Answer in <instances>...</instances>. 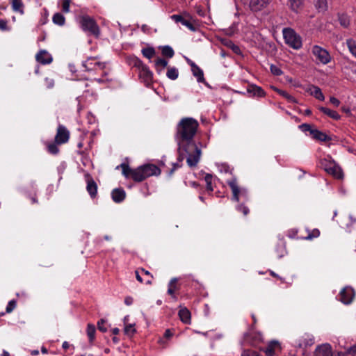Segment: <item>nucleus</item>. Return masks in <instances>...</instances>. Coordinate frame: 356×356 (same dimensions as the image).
I'll list each match as a JSON object with an SVG mask.
<instances>
[{
    "mask_svg": "<svg viewBox=\"0 0 356 356\" xmlns=\"http://www.w3.org/2000/svg\"><path fill=\"white\" fill-rule=\"evenodd\" d=\"M198 127V122L193 118H184L179 121L175 134L179 156L201 155L202 145L194 140Z\"/></svg>",
    "mask_w": 356,
    "mask_h": 356,
    "instance_id": "1",
    "label": "nucleus"
},
{
    "mask_svg": "<svg viewBox=\"0 0 356 356\" xmlns=\"http://www.w3.org/2000/svg\"><path fill=\"white\" fill-rule=\"evenodd\" d=\"M120 167L122 175L126 179L136 183L143 182L151 177H158L161 174V169L157 165L151 163H146L136 168H131L129 164L123 163Z\"/></svg>",
    "mask_w": 356,
    "mask_h": 356,
    "instance_id": "2",
    "label": "nucleus"
},
{
    "mask_svg": "<svg viewBox=\"0 0 356 356\" xmlns=\"http://www.w3.org/2000/svg\"><path fill=\"white\" fill-rule=\"evenodd\" d=\"M227 184L232 190V200L236 202L242 201V202L236 207V210L239 212H242L244 216H247L250 212L248 207L245 205V203L250 200V195L248 190L243 188H240L236 178H232L231 179L227 180Z\"/></svg>",
    "mask_w": 356,
    "mask_h": 356,
    "instance_id": "3",
    "label": "nucleus"
},
{
    "mask_svg": "<svg viewBox=\"0 0 356 356\" xmlns=\"http://www.w3.org/2000/svg\"><path fill=\"white\" fill-rule=\"evenodd\" d=\"M70 136V132L67 128L63 124H58L54 141L44 143L48 153L51 154H58L59 152L58 145L67 143Z\"/></svg>",
    "mask_w": 356,
    "mask_h": 356,
    "instance_id": "4",
    "label": "nucleus"
},
{
    "mask_svg": "<svg viewBox=\"0 0 356 356\" xmlns=\"http://www.w3.org/2000/svg\"><path fill=\"white\" fill-rule=\"evenodd\" d=\"M134 67L138 71V76L146 86H149L152 83L153 73L149 67L138 58H134L132 60Z\"/></svg>",
    "mask_w": 356,
    "mask_h": 356,
    "instance_id": "5",
    "label": "nucleus"
},
{
    "mask_svg": "<svg viewBox=\"0 0 356 356\" xmlns=\"http://www.w3.org/2000/svg\"><path fill=\"white\" fill-rule=\"evenodd\" d=\"M331 159L332 157H325L323 159H321L320 162L321 168L334 178L338 179H342L343 174L341 168Z\"/></svg>",
    "mask_w": 356,
    "mask_h": 356,
    "instance_id": "6",
    "label": "nucleus"
},
{
    "mask_svg": "<svg viewBox=\"0 0 356 356\" xmlns=\"http://www.w3.org/2000/svg\"><path fill=\"white\" fill-rule=\"evenodd\" d=\"M286 44L294 49H299L302 47L301 37L291 28H284L282 31Z\"/></svg>",
    "mask_w": 356,
    "mask_h": 356,
    "instance_id": "7",
    "label": "nucleus"
},
{
    "mask_svg": "<svg viewBox=\"0 0 356 356\" xmlns=\"http://www.w3.org/2000/svg\"><path fill=\"white\" fill-rule=\"evenodd\" d=\"M80 24L84 31H88L95 37L99 35V28L96 22L89 16H83L80 19Z\"/></svg>",
    "mask_w": 356,
    "mask_h": 356,
    "instance_id": "8",
    "label": "nucleus"
},
{
    "mask_svg": "<svg viewBox=\"0 0 356 356\" xmlns=\"http://www.w3.org/2000/svg\"><path fill=\"white\" fill-rule=\"evenodd\" d=\"M312 51L314 56L316 57V59L322 64L325 65L330 63L331 56L326 49L321 47L320 46L314 45L312 47Z\"/></svg>",
    "mask_w": 356,
    "mask_h": 356,
    "instance_id": "9",
    "label": "nucleus"
},
{
    "mask_svg": "<svg viewBox=\"0 0 356 356\" xmlns=\"http://www.w3.org/2000/svg\"><path fill=\"white\" fill-rule=\"evenodd\" d=\"M244 342L247 344L252 346H257L263 340L261 333L254 332L250 329L249 332L244 334L243 336Z\"/></svg>",
    "mask_w": 356,
    "mask_h": 356,
    "instance_id": "10",
    "label": "nucleus"
},
{
    "mask_svg": "<svg viewBox=\"0 0 356 356\" xmlns=\"http://www.w3.org/2000/svg\"><path fill=\"white\" fill-rule=\"evenodd\" d=\"M314 343V337L312 334L304 333L295 340L294 345L300 348H306Z\"/></svg>",
    "mask_w": 356,
    "mask_h": 356,
    "instance_id": "11",
    "label": "nucleus"
},
{
    "mask_svg": "<svg viewBox=\"0 0 356 356\" xmlns=\"http://www.w3.org/2000/svg\"><path fill=\"white\" fill-rule=\"evenodd\" d=\"M339 300L345 305L350 304L355 297V291L350 286L344 287L339 293Z\"/></svg>",
    "mask_w": 356,
    "mask_h": 356,
    "instance_id": "12",
    "label": "nucleus"
},
{
    "mask_svg": "<svg viewBox=\"0 0 356 356\" xmlns=\"http://www.w3.org/2000/svg\"><path fill=\"white\" fill-rule=\"evenodd\" d=\"M273 0H250V9L254 13L260 12L269 6Z\"/></svg>",
    "mask_w": 356,
    "mask_h": 356,
    "instance_id": "13",
    "label": "nucleus"
},
{
    "mask_svg": "<svg viewBox=\"0 0 356 356\" xmlns=\"http://www.w3.org/2000/svg\"><path fill=\"white\" fill-rule=\"evenodd\" d=\"M85 179L87 183L86 190L91 198H95L97 194V185L91 175L88 173L85 175Z\"/></svg>",
    "mask_w": 356,
    "mask_h": 356,
    "instance_id": "14",
    "label": "nucleus"
},
{
    "mask_svg": "<svg viewBox=\"0 0 356 356\" xmlns=\"http://www.w3.org/2000/svg\"><path fill=\"white\" fill-rule=\"evenodd\" d=\"M280 351V343L279 341L275 340L270 341L264 350L266 356H275Z\"/></svg>",
    "mask_w": 356,
    "mask_h": 356,
    "instance_id": "15",
    "label": "nucleus"
},
{
    "mask_svg": "<svg viewBox=\"0 0 356 356\" xmlns=\"http://www.w3.org/2000/svg\"><path fill=\"white\" fill-rule=\"evenodd\" d=\"M83 67H85L86 71L97 70L98 68L104 69L105 65L95 60L93 58H89L82 64Z\"/></svg>",
    "mask_w": 356,
    "mask_h": 356,
    "instance_id": "16",
    "label": "nucleus"
},
{
    "mask_svg": "<svg viewBox=\"0 0 356 356\" xmlns=\"http://www.w3.org/2000/svg\"><path fill=\"white\" fill-rule=\"evenodd\" d=\"M35 60L42 65H48L53 61V58L47 51L42 49L35 55Z\"/></svg>",
    "mask_w": 356,
    "mask_h": 356,
    "instance_id": "17",
    "label": "nucleus"
},
{
    "mask_svg": "<svg viewBox=\"0 0 356 356\" xmlns=\"http://www.w3.org/2000/svg\"><path fill=\"white\" fill-rule=\"evenodd\" d=\"M92 140H86L84 138L81 139L77 144L79 150L77 151L79 154H89L91 149V143Z\"/></svg>",
    "mask_w": 356,
    "mask_h": 356,
    "instance_id": "18",
    "label": "nucleus"
},
{
    "mask_svg": "<svg viewBox=\"0 0 356 356\" xmlns=\"http://www.w3.org/2000/svg\"><path fill=\"white\" fill-rule=\"evenodd\" d=\"M111 198L115 203H121L126 198V192L122 188H114L111 191Z\"/></svg>",
    "mask_w": 356,
    "mask_h": 356,
    "instance_id": "19",
    "label": "nucleus"
},
{
    "mask_svg": "<svg viewBox=\"0 0 356 356\" xmlns=\"http://www.w3.org/2000/svg\"><path fill=\"white\" fill-rule=\"evenodd\" d=\"M170 17L176 23H181L182 25L186 26L190 30H192V31L195 30V27H194L193 24L189 20L188 16H187V17H186L181 15H172Z\"/></svg>",
    "mask_w": 356,
    "mask_h": 356,
    "instance_id": "20",
    "label": "nucleus"
},
{
    "mask_svg": "<svg viewBox=\"0 0 356 356\" xmlns=\"http://www.w3.org/2000/svg\"><path fill=\"white\" fill-rule=\"evenodd\" d=\"M306 92L320 101H324L325 99V96L321 88L316 86L309 85L306 89Z\"/></svg>",
    "mask_w": 356,
    "mask_h": 356,
    "instance_id": "21",
    "label": "nucleus"
},
{
    "mask_svg": "<svg viewBox=\"0 0 356 356\" xmlns=\"http://www.w3.org/2000/svg\"><path fill=\"white\" fill-rule=\"evenodd\" d=\"M247 92L252 97H263L266 95V92L262 88L256 85L248 86Z\"/></svg>",
    "mask_w": 356,
    "mask_h": 356,
    "instance_id": "22",
    "label": "nucleus"
},
{
    "mask_svg": "<svg viewBox=\"0 0 356 356\" xmlns=\"http://www.w3.org/2000/svg\"><path fill=\"white\" fill-rule=\"evenodd\" d=\"M314 356H332V348L330 344L318 346L314 352Z\"/></svg>",
    "mask_w": 356,
    "mask_h": 356,
    "instance_id": "23",
    "label": "nucleus"
},
{
    "mask_svg": "<svg viewBox=\"0 0 356 356\" xmlns=\"http://www.w3.org/2000/svg\"><path fill=\"white\" fill-rule=\"evenodd\" d=\"M311 136L313 139L321 142H327L331 140V137L330 136L317 129H314L311 131Z\"/></svg>",
    "mask_w": 356,
    "mask_h": 356,
    "instance_id": "24",
    "label": "nucleus"
},
{
    "mask_svg": "<svg viewBox=\"0 0 356 356\" xmlns=\"http://www.w3.org/2000/svg\"><path fill=\"white\" fill-rule=\"evenodd\" d=\"M178 279L174 277L171 279L168 283V293L175 300H177V298L175 295V291L179 289V286L177 284Z\"/></svg>",
    "mask_w": 356,
    "mask_h": 356,
    "instance_id": "25",
    "label": "nucleus"
},
{
    "mask_svg": "<svg viewBox=\"0 0 356 356\" xmlns=\"http://www.w3.org/2000/svg\"><path fill=\"white\" fill-rule=\"evenodd\" d=\"M191 72L199 83H206L203 70L197 65H192Z\"/></svg>",
    "mask_w": 356,
    "mask_h": 356,
    "instance_id": "26",
    "label": "nucleus"
},
{
    "mask_svg": "<svg viewBox=\"0 0 356 356\" xmlns=\"http://www.w3.org/2000/svg\"><path fill=\"white\" fill-rule=\"evenodd\" d=\"M304 1L305 0H289L288 5L292 11L298 13L303 8Z\"/></svg>",
    "mask_w": 356,
    "mask_h": 356,
    "instance_id": "27",
    "label": "nucleus"
},
{
    "mask_svg": "<svg viewBox=\"0 0 356 356\" xmlns=\"http://www.w3.org/2000/svg\"><path fill=\"white\" fill-rule=\"evenodd\" d=\"M178 314L180 318V320L184 323H185V324L191 323V312L186 307L180 309Z\"/></svg>",
    "mask_w": 356,
    "mask_h": 356,
    "instance_id": "28",
    "label": "nucleus"
},
{
    "mask_svg": "<svg viewBox=\"0 0 356 356\" xmlns=\"http://www.w3.org/2000/svg\"><path fill=\"white\" fill-rule=\"evenodd\" d=\"M273 89L277 94H279L280 95H281L284 98H285L288 101V102H289V103H294V104H297L298 103L297 99L294 97H293L292 95H289L287 92H286L284 90H282L281 89H279V88H277L276 87H273Z\"/></svg>",
    "mask_w": 356,
    "mask_h": 356,
    "instance_id": "29",
    "label": "nucleus"
},
{
    "mask_svg": "<svg viewBox=\"0 0 356 356\" xmlns=\"http://www.w3.org/2000/svg\"><path fill=\"white\" fill-rule=\"evenodd\" d=\"M319 110L324 114L335 120H339L341 118V115L337 111L331 110L328 108L321 106L319 107Z\"/></svg>",
    "mask_w": 356,
    "mask_h": 356,
    "instance_id": "30",
    "label": "nucleus"
},
{
    "mask_svg": "<svg viewBox=\"0 0 356 356\" xmlns=\"http://www.w3.org/2000/svg\"><path fill=\"white\" fill-rule=\"evenodd\" d=\"M168 63V61L164 58H159L157 60H156L154 65L157 73H161V72L167 67Z\"/></svg>",
    "mask_w": 356,
    "mask_h": 356,
    "instance_id": "31",
    "label": "nucleus"
},
{
    "mask_svg": "<svg viewBox=\"0 0 356 356\" xmlns=\"http://www.w3.org/2000/svg\"><path fill=\"white\" fill-rule=\"evenodd\" d=\"M307 234L302 236L301 240H313L320 236V231L318 229H314L312 231L306 229Z\"/></svg>",
    "mask_w": 356,
    "mask_h": 356,
    "instance_id": "32",
    "label": "nucleus"
},
{
    "mask_svg": "<svg viewBox=\"0 0 356 356\" xmlns=\"http://www.w3.org/2000/svg\"><path fill=\"white\" fill-rule=\"evenodd\" d=\"M184 158V157H178L177 162L171 163L172 168L167 172L168 176L169 177L172 176L175 170L181 167V162Z\"/></svg>",
    "mask_w": 356,
    "mask_h": 356,
    "instance_id": "33",
    "label": "nucleus"
},
{
    "mask_svg": "<svg viewBox=\"0 0 356 356\" xmlns=\"http://www.w3.org/2000/svg\"><path fill=\"white\" fill-rule=\"evenodd\" d=\"M166 76L168 79L171 80L177 79L179 76L178 69L175 67H168Z\"/></svg>",
    "mask_w": 356,
    "mask_h": 356,
    "instance_id": "34",
    "label": "nucleus"
},
{
    "mask_svg": "<svg viewBox=\"0 0 356 356\" xmlns=\"http://www.w3.org/2000/svg\"><path fill=\"white\" fill-rule=\"evenodd\" d=\"M12 8L15 12L24 13V5L22 0H12Z\"/></svg>",
    "mask_w": 356,
    "mask_h": 356,
    "instance_id": "35",
    "label": "nucleus"
},
{
    "mask_svg": "<svg viewBox=\"0 0 356 356\" xmlns=\"http://www.w3.org/2000/svg\"><path fill=\"white\" fill-rule=\"evenodd\" d=\"M87 335L90 342H92L95 339L96 328L93 324L88 323L87 325Z\"/></svg>",
    "mask_w": 356,
    "mask_h": 356,
    "instance_id": "36",
    "label": "nucleus"
},
{
    "mask_svg": "<svg viewBox=\"0 0 356 356\" xmlns=\"http://www.w3.org/2000/svg\"><path fill=\"white\" fill-rule=\"evenodd\" d=\"M52 21L55 24L63 26L65 24V18L61 13H56L54 15Z\"/></svg>",
    "mask_w": 356,
    "mask_h": 356,
    "instance_id": "37",
    "label": "nucleus"
},
{
    "mask_svg": "<svg viewBox=\"0 0 356 356\" xmlns=\"http://www.w3.org/2000/svg\"><path fill=\"white\" fill-rule=\"evenodd\" d=\"M141 52L144 57H145L149 60L151 58H152L156 54V51H155L154 48L151 47L143 48L142 49Z\"/></svg>",
    "mask_w": 356,
    "mask_h": 356,
    "instance_id": "38",
    "label": "nucleus"
},
{
    "mask_svg": "<svg viewBox=\"0 0 356 356\" xmlns=\"http://www.w3.org/2000/svg\"><path fill=\"white\" fill-rule=\"evenodd\" d=\"M161 54L163 56L171 58L174 56L175 51L171 47L165 45L161 47Z\"/></svg>",
    "mask_w": 356,
    "mask_h": 356,
    "instance_id": "39",
    "label": "nucleus"
},
{
    "mask_svg": "<svg viewBox=\"0 0 356 356\" xmlns=\"http://www.w3.org/2000/svg\"><path fill=\"white\" fill-rule=\"evenodd\" d=\"M314 5L319 12H324L327 8V0H316Z\"/></svg>",
    "mask_w": 356,
    "mask_h": 356,
    "instance_id": "40",
    "label": "nucleus"
},
{
    "mask_svg": "<svg viewBox=\"0 0 356 356\" xmlns=\"http://www.w3.org/2000/svg\"><path fill=\"white\" fill-rule=\"evenodd\" d=\"M346 44L352 55L356 58V40L353 39L346 40Z\"/></svg>",
    "mask_w": 356,
    "mask_h": 356,
    "instance_id": "41",
    "label": "nucleus"
},
{
    "mask_svg": "<svg viewBox=\"0 0 356 356\" xmlns=\"http://www.w3.org/2000/svg\"><path fill=\"white\" fill-rule=\"evenodd\" d=\"M212 179L213 176L211 174L207 173L204 177V181L207 184L206 189L209 193H211L213 191L212 186Z\"/></svg>",
    "mask_w": 356,
    "mask_h": 356,
    "instance_id": "42",
    "label": "nucleus"
},
{
    "mask_svg": "<svg viewBox=\"0 0 356 356\" xmlns=\"http://www.w3.org/2000/svg\"><path fill=\"white\" fill-rule=\"evenodd\" d=\"M339 21L340 24L344 28H347L350 25V19L346 15H340L339 16Z\"/></svg>",
    "mask_w": 356,
    "mask_h": 356,
    "instance_id": "43",
    "label": "nucleus"
},
{
    "mask_svg": "<svg viewBox=\"0 0 356 356\" xmlns=\"http://www.w3.org/2000/svg\"><path fill=\"white\" fill-rule=\"evenodd\" d=\"M200 157H187V163L191 168L195 167L199 161Z\"/></svg>",
    "mask_w": 356,
    "mask_h": 356,
    "instance_id": "44",
    "label": "nucleus"
},
{
    "mask_svg": "<svg viewBox=\"0 0 356 356\" xmlns=\"http://www.w3.org/2000/svg\"><path fill=\"white\" fill-rule=\"evenodd\" d=\"M17 306V301L15 300H11L8 302L6 308V313H11Z\"/></svg>",
    "mask_w": 356,
    "mask_h": 356,
    "instance_id": "45",
    "label": "nucleus"
},
{
    "mask_svg": "<svg viewBox=\"0 0 356 356\" xmlns=\"http://www.w3.org/2000/svg\"><path fill=\"white\" fill-rule=\"evenodd\" d=\"M140 270L143 275H145V276L149 277V278L145 280V284H152L153 275L148 270H146L144 268H140Z\"/></svg>",
    "mask_w": 356,
    "mask_h": 356,
    "instance_id": "46",
    "label": "nucleus"
},
{
    "mask_svg": "<svg viewBox=\"0 0 356 356\" xmlns=\"http://www.w3.org/2000/svg\"><path fill=\"white\" fill-rule=\"evenodd\" d=\"M298 229H291L288 231L287 236L292 239H301L300 238L302 236H298Z\"/></svg>",
    "mask_w": 356,
    "mask_h": 356,
    "instance_id": "47",
    "label": "nucleus"
},
{
    "mask_svg": "<svg viewBox=\"0 0 356 356\" xmlns=\"http://www.w3.org/2000/svg\"><path fill=\"white\" fill-rule=\"evenodd\" d=\"M136 329L134 328V325L128 324L124 327V333L127 335H132L136 332Z\"/></svg>",
    "mask_w": 356,
    "mask_h": 356,
    "instance_id": "48",
    "label": "nucleus"
},
{
    "mask_svg": "<svg viewBox=\"0 0 356 356\" xmlns=\"http://www.w3.org/2000/svg\"><path fill=\"white\" fill-rule=\"evenodd\" d=\"M299 128L303 131V132H309V134L311 135V131H313L314 129V128H313V127L309 124H307V123H304V124H302L299 126Z\"/></svg>",
    "mask_w": 356,
    "mask_h": 356,
    "instance_id": "49",
    "label": "nucleus"
},
{
    "mask_svg": "<svg viewBox=\"0 0 356 356\" xmlns=\"http://www.w3.org/2000/svg\"><path fill=\"white\" fill-rule=\"evenodd\" d=\"M227 46L236 54H238V55H240L241 54V49L240 47L234 44L232 42H229L228 44H227Z\"/></svg>",
    "mask_w": 356,
    "mask_h": 356,
    "instance_id": "50",
    "label": "nucleus"
},
{
    "mask_svg": "<svg viewBox=\"0 0 356 356\" xmlns=\"http://www.w3.org/2000/svg\"><path fill=\"white\" fill-rule=\"evenodd\" d=\"M106 321L104 319H100L97 322V328L102 332H106L107 331V328L104 325Z\"/></svg>",
    "mask_w": 356,
    "mask_h": 356,
    "instance_id": "51",
    "label": "nucleus"
},
{
    "mask_svg": "<svg viewBox=\"0 0 356 356\" xmlns=\"http://www.w3.org/2000/svg\"><path fill=\"white\" fill-rule=\"evenodd\" d=\"M70 0H63L62 10L64 13L70 12Z\"/></svg>",
    "mask_w": 356,
    "mask_h": 356,
    "instance_id": "52",
    "label": "nucleus"
},
{
    "mask_svg": "<svg viewBox=\"0 0 356 356\" xmlns=\"http://www.w3.org/2000/svg\"><path fill=\"white\" fill-rule=\"evenodd\" d=\"M271 72L276 76H280L282 74V71L275 65H272L270 66Z\"/></svg>",
    "mask_w": 356,
    "mask_h": 356,
    "instance_id": "53",
    "label": "nucleus"
},
{
    "mask_svg": "<svg viewBox=\"0 0 356 356\" xmlns=\"http://www.w3.org/2000/svg\"><path fill=\"white\" fill-rule=\"evenodd\" d=\"M44 83L47 88H52L54 86V80L51 78L46 77L44 79Z\"/></svg>",
    "mask_w": 356,
    "mask_h": 356,
    "instance_id": "54",
    "label": "nucleus"
},
{
    "mask_svg": "<svg viewBox=\"0 0 356 356\" xmlns=\"http://www.w3.org/2000/svg\"><path fill=\"white\" fill-rule=\"evenodd\" d=\"M330 102L335 107H338L340 105V101L334 97H331L330 98Z\"/></svg>",
    "mask_w": 356,
    "mask_h": 356,
    "instance_id": "55",
    "label": "nucleus"
},
{
    "mask_svg": "<svg viewBox=\"0 0 356 356\" xmlns=\"http://www.w3.org/2000/svg\"><path fill=\"white\" fill-rule=\"evenodd\" d=\"M0 29L2 31L8 30L7 21L3 19L0 20Z\"/></svg>",
    "mask_w": 356,
    "mask_h": 356,
    "instance_id": "56",
    "label": "nucleus"
},
{
    "mask_svg": "<svg viewBox=\"0 0 356 356\" xmlns=\"http://www.w3.org/2000/svg\"><path fill=\"white\" fill-rule=\"evenodd\" d=\"M221 167H222L221 171L223 170L226 173L231 172V168H230V167H229V165L228 164L222 163L221 165Z\"/></svg>",
    "mask_w": 356,
    "mask_h": 356,
    "instance_id": "57",
    "label": "nucleus"
},
{
    "mask_svg": "<svg viewBox=\"0 0 356 356\" xmlns=\"http://www.w3.org/2000/svg\"><path fill=\"white\" fill-rule=\"evenodd\" d=\"M133 302H134V299L131 296H127L125 298H124V304L127 306H130L133 304Z\"/></svg>",
    "mask_w": 356,
    "mask_h": 356,
    "instance_id": "58",
    "label": "nucleus"
},
{
    "mask_svg": "<svg viewBox=\"0 0 356 356\" xmlns=\"http://www.w3.org/2000/svg\"><path fill=\"white\" fill-rule=\"evenodd\" d=\"M140 269L136 270L135 271V273H136V280H137L138 282H140V283H143L144 282H143V280L142 277H141V276H140Z\"/></svg>",
    "mask_w": 356,
    "mask_h": 356,
    "instance_id": "59",
    "label": "nucleus"
},
{
    "mask_svg": "<svg viewBox=\"0 0 356 356\" xmlns=\"http://www.w3.org/2000/svg\"><path fill=\"white\" fill-rule=\"evenodd\" d=\"M251 317L252 318V325H251V329L254 330L255 325L257 324V320L254 314H252Z\"/></svg>",
    "mask_w": 356,
    "mask_h": 356,
    "instance_id": "60",
    "label": "nucleus"
},
{
    "mask_svg": "<svg viewBox=\"0 0 356 356\" xmlns=\"http://www.w3.org/2000/svg\"><path fill=\"white\" fill-rule=\"evenodd\" d=\"M88 122L90 124H92L95 121V117L92 115H91V113H90L88 114Z\"/></svg>",
    "mask_w": 356,
    "mask_h": 356,
    "instance_id": "61",
    "label": "nucleus"
},
{
    "mask_svg": "<svg viewBox=\"0 0 356 356\" xmlns=\"http://www.w3.org/2000/svg\"><path fill=\"white\" fill-rule=\"evenodd\" d=\"M349 353L352 354L353 356H355L356 355V346H353L350 348Z\"/></svg>",
    "mask_w": 356,
    "mask_h": 356,
    "instance_id": "62",
    "label": "nucleus"
},
{
    "mask_svg": "<svg viewBox=\"0 0 356 356\" xmlns=\"http://www.w3.org/2000/svg\"><path fill=\"white\" fill-rule=\"evenodd\" d=\"M172 335V332H170V330H166L165 333H164V337H166V338H169Z\"/></svg>",
    "mask_w": 356,
    "mask_h": 356,
    "instance_id": "63",
    "label": "nucleus"
},
{
    "mask_svg": "<svg viewBox=\"0 0 356 356\" xmlns=\"http://www.w3.org/2000/svg\"><path fill=\"white\" fill-rule=\"evenodd\" d=\"M111 332L113 334L117 335L119 334L120 330L118 327H115V328L112 329Z\"/></svg>",
    "mask_w": 356,
    "mask_h": 356,
    "instance_id": "64",
    "label": "nucleus"
}]
</instances>
